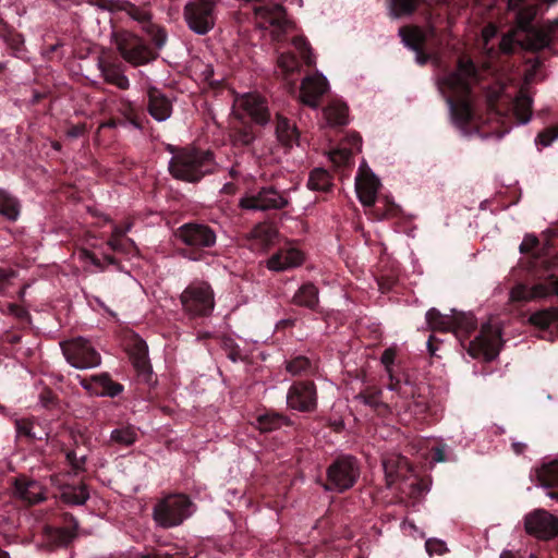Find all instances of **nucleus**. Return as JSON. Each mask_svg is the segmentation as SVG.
<instances>
[{
    "mask_svg": "<svg viewBox=\"0 0 558 558\" xmlns=\"http://www.w3.org/2000/svg\"><path fill=\"white\" fill-rule=\"evenodd\" d=\"M255 133L251 126L234 129L230 134L231 143L234 146H247L255 141Z\"/></svg>",
    "mask_w": 558,
    "mask_h": 558,
    "instance_id": "45",
    "label": "nucleus"
},
{
    "mask_svg": "<svg viewBox=\"0 0 558 558\" xmlns=\"http://www.w3.org/2000/svg\"><path fill=\"white\" fill-rule=\"evenodd\" d=\"M66 459L76 471L82 470L85 464V457L77 458L74 451H69L66 453Z\"/></svg>",
    "mask_w": 558,
    "mask_h": 558,
    "instance_id": "59",
    "label": "nucleus"
},
{
    "mask_svg": "<svg viewBox=\"0 0 558 558\" xmlns=\"http://www.w3.org/2000/svg\"><path fill=\"white\" fill-rule=\"evenodd\" d=\"M177 236L193 250L213 247L217 241L214 229L204 223H184L177 230Z\"/></svg>",
    "mask_w": 558,
    "mask_h": 558,
    "instance_id": "13",
    "label": "nucleus"
},
{
    "mask_svg": "<svg viewBox=\"0 0 558 558\" xmlns=\"http://www.w3.org/2000/svg\"><path fill=\"white\" fill-rule=\"evenodd\" d=\"M307 186L313 191H328L331 186L329 173L320 168L314 169L310 174Z\"/></svg>",
    "mask_w": 558,
    "mask_h": 558,
    "instance_id": "44",
    "label": "nucleus"
},
{
    "mask_svg": "<svg viewBox=\"0 0 558 558\" xmlns=\"http://www.w3.org/2000/svg\"><path fill=\"white\" fill-rule=\"evenodd\" d=\"M148 112L158 122L166 121L172 113L171 101L157 88L148 90Z\"/></svg>",
    "mask_w": 558,
    "mask_h": 558,
    "instance_id": "24",
    "label": "nucleus"
},
{
    "mask_svg": "<svg viewBox=\"0 0 558 558\" xmlns=\"http://www.w3.org/2000/svg\"><path fill=\"white\" fill-rule=\"evenodd\" d=\"M194 511V504L184 494H169L159 499L153 508V519L162 529L181 525Z\"/></svg>",
    "mask_w": 558,
    "mask_h": 558,
    "instance_id": "5",
    "label": "nucleus"
},
{
    "mask_svg": "<svg viewBox=\"0 0 558 558\" xmlns=\"http://www.w3.org/2000/svg\"><path fill=\"white\" fill-rule=\"evenodd\" d=\"M117 2H118V7L116 8V10H123L133 20L142 23L144 31H146L148 34L151 35L156 47L161 48L165 45L166 39H167L166 33L161 28H159L150 23V15L146 10L137 8L136 5H134L128 1H117Z\"/></svg>",
    "mask_w": 558,
    "mask_h": 558,
    "instance_id": "18",
    "label": "nucleus"
},
{
    "mask_svg": "<svg viewBox=\"0 0 558 558\" xmlns=\"http://www.w3.org/2000/svg\"><path fill=\"white\" fill-rule=\"evenodd\" d=\"M276 134L278 141L286 146H291L299 136L295 125L280 114L276 117Z\"/></svg>",
    "mask_w": 558,
    "mask_h": 558,
    "instance_id": "32",
    "label": "nucleus"
},
{
    "mask_svg": "<svg viewBox=\"0 0 558 558\" xmlns=\"http://www.w3.org/2000/svg\"><path fill=\"white\" fill-rule=\"evenodd\" d=\"M425 548L429 556L442 555L447 551V545L444 541L437 538H429L425 543Z\"/></svg>",
    "mask_w": 558,
    "mask_h": 558,
    "instance_id": "53",
    "label": "nucleus"
},
{
    "mask_svg": "<svg viewBox=\"0 0 558 558\" xmlns=\"http://www.w3.org/2000/svg\"><path fill=\"white\" fill-rule=\"evenodd\" d=\"M379 185V180L373 173L360 171L355 179V191L364 206H373L375 204Z\"/></svg>",
    "mask_w": 558,
    "mask_h": 558,
    "instance_id": "22",
    "label": "nucleus"
},
{
    "mask_svg": "<svg viewBox=\"0 0 558 558\" xmlns=\"http://www.w3.org/2000/svg\"><path fill=\"white\" fill-rule=\"evenodd\" d=\"M328 90V82L322 74L306 76L301 84L300 99L312 108H317L322 96Z\"/></svg>",
    "mask_w": 558,
    "mask_h": 558,
    "instance_id": "19",
    "label": "nucleus"
},
{
    "mask_svg": "<svg viewBox=\"0 0 558 558\" xmlns=\"http://www.w3.org/2000/svg\"><path fill=\"white\" fill-rule=\"evenodd\" d=\"M500 349V332L492 325H484L480 335L470 342L468 352L475 359L494 360Z\"/></svg>",
    "mask_w": 558,
    "mask_h": 558,
    "instance_id": "11",
    "label": "nucleus"
},
{
    "mask_svg": "<svg viewBox=\"0 0 558 558\" xmlns=\"http://www.w3.org/2000/svg\"><path fill=\"white\" fill-rule=\"evenodd\" d=\"M426 322L430 329L438 331H451L452 317L441 315L437 310L430 308L426 313Z\"/></svg>",
    "mask_w": 558,
    "mask_h": 558,
    "instance_id": "41",
    "label": "nucleus"
},
{
    "mask_svg": "<svg viewBox=\"0 0 558 558\" xmlns=\"http://www.w3.org/2000/svg\"><path fill=\"white\" fill-rule=\"evenodd\" d=\"M61 349L66 361L75 368H93L101 363V356L98 351L83 337L61 342Z\"/></svg>",
    "mask_w": 558,
    "mask_h": 558,
    "instance_id": "8",
    "label": "nucleus"
},
{
    "mask_svg": "<svg viewBox=\"0 0 558 558\" xmlns=\"http://www.w3.org/2000/svg\"><path fill=\"white\" fill-rule=\"evenodd\" d=\"M76 257H77L78 262L84 265L85 269H87V265H89V264L95 266L96 268H99V269L102 268L100 260L92 252H89L85 248L80 250L76 253Z\"/></svg>",
    "mask_w": 558,
    "mask_h": 558,
    "instance_id": "52",
    "label": "nucleus"
},
{
    "mask_svg": "<svg viewBox=\"0 0 558 558\" xmlns=\"http://www.w3.org/2000/svg\"><path fill=\"white\" fill-rule=\"evenodd\" d=\"M292 45L299 51L301 58L307 65H313L315 63V58L312 53V49L303 37H294L292 40Z\"/></svg>",
    "mask_w": 558,
    "mask_h": 558,
    "instance_id": "47",
    "label": "nucleus"
},
{
    "mask_svg": "<svg viewBox=\"0 0 558 558\" xmlns=\"http://www.w3.org/2000/svg\"><path fill=\"white\" fill-rule=\"evenodd\" d=\"M530 323L541 329H546L550 325L558 323V308L549 307L533 313L530 318Z\"/></svg>",
    "mask_w": 558,
    "mask_h": 558,
    "instance_id": "40",
    "label": "nucleus"
},
{
    "mask_svg": "<svg viewBox=\"0 0 558 558\" xmlns=\"http://www.w3.org/2000/svg\"><path fill=\"white\" fill-rule=\"evenodd\" d=\"M100 70L104 80L117 86L120 89H128L130 86L129 78L122 73L119 66L110 63H101Z\"/></svg>",
    "mask_w": 558,
    "mask_h": 558,
    "instance_id": "34",
    "label": "nucleus"
},
{
    "mask_svg": "<svg viewBox=\"0 0 558 558\" xmlns=\"http://www.w3.org/2000/svg\"><path fill=\"white\" fill-rule=\"evenodd\" d=\"M0 215L9 221H16L21 215L20 201L4 189H0Z\"/></svg>",
    "mask_w": 558,
    "mask_h": 558,
    "instance_id": "28",
    "label": "nucleus"
},
{
    "mask_svg": "<svg viewBox=\"0 0 558 558\" xmlns=\"http://www.w3.org/2000/svg\"><path fill=\"white\" fill-rule=\"evenodd\" d=\"M399 35L403 44L415 51H420L425 41V33L417 26L401 27Z\"/></svg>",
    "mask_w": 558,
    "mask_h": 558,
    "instance_id": "36",
    "label": "nucleus"
},
{
    "mask_svg": "<svg viewBox=\"0 0 558 558\" xmlns=\"http://www.w3.org/2000/svg\"><path fill=\"white\" fill-rule=\"evenodd\" d=\"M80 384L90 395L99 397H116L123 390V386L111 380L110 376L106 373L94 375L89 378H82Z\"/></svg>",
    "mask_w": 558,
    "mask_h": 558,
    "instance_id": "20",
    "label": "nucleus"
},
{
    "mask_svg": "<svg viewBox=\"0 0 558 558\" xmlns=\"http://www.w3.org/2000/svg\"><path fill=\"white\" fill-rule=\"evenodd\" d=\"M395 357H396V351L391 348L386 349L381 354V363L385 365V368L390 378V383H396V380L393 379L392 369H391L392 364L395 362Z\"/></svg>",
    "mask_w": 558,
    "mask_h": 558,
    "instance_id": "54",
    "label": "nucleus"
},
{
    "mask_svg": "<svg viewBox=\"0 0 558 558\" xmlns=\"http://www.w3.org/2000/svg\"><path fill=\"white\" fill-rule=\"evenodd\" d=\"M318 369L316 361H312L306 356L298 355L286 362V371L291 376H308L314 375Z\"/></svg>",
    "mask_w": 558,
    "mask_h": 558,
    "instance_id": "27",
    "label": "nucleus"
},
{
    "mask_svg": "<svg viewBox=\"0 0 558 558\" xmlns=\"http://www.w3.org/2000/svg\"><path fill=\"white\" fill-rule=\"evenodd\" d=\"M113 40L121 57L132 65L146 64L155 59L153 49L131 32H117L113 34Z\"/></svg>",
    "mask_w": 558,
    "mask_h": 558,
    "instance_id": "7",
    "label": "nucleus"
},
{
    "mask_svg": "<svg viewBox=\"0 0 558 558\" xmlns=\"http://www.w3.org/2000/svg\"><path fill=\"white\" fill-rule=\"evenodd\" d=\"M533 288L523 283L515 284L510 290V301L512 302H531L534 301Z\"/></svg>",
    "mask_w": 558,
    "mask_h": 558,
    "instance_id": "46",
    "label": "nucleus"
},
{
    "mask_svg": "<svg viewBox=\"0 0 558 558\" xmlns=\"http://www.w3.org/2000/svg\"><path fill=\"white\" fill-rule=\"evenodd\" d=\"M513 111L520 123H526L532 116V99L524 89H520L513 102Z\"/></svg>",
    "mask_w": 558,
    "mask_h": 558,
    "instance_id": "37",
    "label": "nucleus"
},
{
    "mask_svg": "<svg viewBox=\"0 0 558 558\" xmlns=\"http://www.w3.org/2000/svg\"><path fill=\"white\" fill-rule=\"evenodd\" d=\"M85 133V125L77 124L68 130L66 134L70 137H78Z\"/></svg>",
    "mask_w": 558,
    "mask_h": 558,
    "instance_id": "63",
    "label": "nucleus"
},
{
    "mask_svg": "<svg viewBox=\"0 0 558 558\" xmlns=\"http://www.w3.org/2000/svg\"><path fill=\"white\" fill-rule=\"evenodd\" d=\"M15 495L28 504H37L45 499V490L43 486L26 477L15 480Z\"/></svg>",
    "mask_w": 558,
    "mask_h": 558,
    "instance_id": "26",
    "label": "nucleus"
},
{
    "mask_svg": "<svg viewBox=\"0 0 558 558\" xmlns=\"http://www.w3.org/2000/svg\"><path fill=\"white\" fill-rule=\"evenodd\" d=\"M89 498V492L85 484L64 485L61 489V499L73 506L84 505Z\"/></svg>",
    "mask_w": 558,
    "mask_h": 558,
    "instance_id": "29",
    "label": "nucleus"
},
{
    "mask_svg": "<svg viewBox=\"0 0 558 558\" xmlns=\"http://www.w3.org/2000/svg\"><path fill=\"white\" fill-rule=\"evenodd\" d=\"M532 288L534 300L546 299L551 295L558 296V278L549 276L546 282L536 283Z\"/></svg>",
    "mask_w": 558,
    "mask_h": 558,
    "instance_id": "42",
    "label": "nucleus"
},
{
    "mask_svg": "<svg viewBox=\"0 0 558 558\" xmlns=\"http://www.w3.org/2000/svg\"><path fill=\"white\" fill-rule=\"evenodd\" d=\"M515 28L512 33L505 35L499 44L500 50L510 53L513 50V44L518 43L522 48L531 51H538L544 48L557 49L558 46V20L549 22L541 27L522 29L518 26L514 19Z\"/></svg>",
    "mask_w": 558,
    "mask_h": 558,
    "instance_id": "2",
    "label": "nucleus"
},
{
    "mask_svg": "<svg viewBox=\"0 0 558 558\" xmlns=\"http://www.w3.org/2000/svg\"><path fill=\"white\" fill-rule=\"evenodd\" d=\"M424 0H389V15L393 19L413 14Z\"/></svg>",
    "mask_w": 558,
    "mask_h": 558,
    "instance_id": "35",
    "label": "nucleus"
},
{
    "mask_svg": "<svg viewBox=\"0 0 558 558\" xmlns=\"http://www.w3.org/2000/svg\"><path fill=\"white\" fill-rule=\"evenodd\" d=\"M235 108L259 125H266L270 120V112L266 100L258 94H244L235 98Z\"/></svg>",
    "mask_w": 558,
    "mask_h": 558,
    "instance_id": "17",
    "label": "nucleus"
},
{
    "mask_svg": "<svg viewBox=\"0 0 558 558\" xmlns=\"http://www.w3.org/2000/svg\"><path fill=\"white\" fill-rule=\"evenodd\" d=\"M304 254L295 247L281 248L267 260V268L271 271H284L301 266Z\"/></svg>",
    "mask_w": 558,
    "mask_h": 558,
    "instance_id": "21",
    "label": "nucleus"
},
{
    "mask_svg": "<svg viewBox=\"0 0 558 558\" xmlns=\"http://www.w3.org/2000/svg\"><path fill=\"white\" fill-rule=\"evenodd\" d=\"M214 157L208 150L186 147L178 150L169 162L170 173L179 180L196 182L213 171Z\"/></svg>",
    "mask_w": 558,
    "mask_h": 558,
    "instance_id": "3",
    "label": "nucleus"
},
{
    "mask_svg": "<svg viewBox=\"0 0 558 558\" xmlns=\"http://www.w3.org/2000/svg\"><path fill=\"white\" fill-rule=\"evenodd\" d=\"M342 144L353 149V155L360 153L362 149V138L356 133L349 134Z\"/></svg>",
    "mask_w": 558,
    "mask_h": 558,
    "instance_id": "57",
    "label": "nucleus"
},
{
    "mask_svg": "<svg viewBox=\"0 0 558 558\" xmlns=\"http://www.w3.org/2000/svg\"><path fill=\"white\" fill-rule=\"evenodd\" d=\"M557 2L558 0H508L507 8L509 12L515 14L518 26L526 29L543 12L544 7L547 9Z\"/></svg>",
    "mask_w": 558,
    "mask_h": 558,
    "instance_id": "14",
    "label": "nucleus"
},
{
    "mask_svg": "<svg viewBox=\"0 0 558 558\" xmlns=\"http://www.w3.org/2000/svg\"><path fill=\"white\" fill-rule=\"evenodd\" d=\"M184 17L194 33L207 34L216 21L215 2L213 0H192L184 8Z\"/></svg>",
    "mask_w": 558,
    "mask_h": 558,
    "instance_id": "9",
    "label": "nucleus"
},
{
    "mask_svg": "<svg viewBox=\"0 0 558 558\" xmlns=\"http://www.w3.org/2000/svg\"><path fill=\"white\" fill-rule=\"evenodd\" d=\"M108 246L112 251L122 252L124 251V243L122 241V238H110L107 242Z\"/></svg>",
    "mask_w": 558,
    "mask_h": 558,
    "instance_id": "62",
    "label": "nucleus"
},
{
    "mask_svg": "<svg viewBox=\"0 0 558 558\" xmlns=\"http://www.w3.org/2000/svg\"><path fill=\"white\" fill-rule=\"evenodd\" d=\"M352 156H353V149L349 148L344 144H341L340 147H338L329 153V158L336 166L347 165L350 161V159L352 158Z\"/></svg>",
    "mask_w": 558,
    "mask_h": 558,
    "instance_id": "48",
    "label": "nucleus"
},
{
    "mask_svg": "<svg viewBox=\"0 0 558 558\" xmlns=\"http://www.w3.org/2000/svg\"><path fill=\"white\" fill-rule=\"evenodd\" d=\"M537 477L544 487L558 486V462L544 464L537 472Z\"/></svg>",
    "mask_w": 558,
    "mask_h": 558,
    "instance_id": "43",
    "label": "nucleus"
},
{
    "mask_svg": "<svg viewBox=\"0 0 558 558\" xmlns=\"http://www.w3.org/2000/svg\"><path fill=\"white\" fill-rule=\"evenodd\" d=\"M180 303L190 318L209 317L216 305L215 292L207 281L194 280L181 292Z\"/></svg>",
    "mask_w": 558,
    "mask_h": 558,
    "instance_id": "6",
    "label": "nucleus"
},
{
    "mask_svg": "<svg viewBox=\"0 0 558 558\" xmlns=\"http://www.w3.org/2000/svg\"><path fill=\"white\" fill-rule=\"evenodd\" d=\"M88 3L97 7L104 11H113L118 7V2L116 0H87Z\"/></svg>",
    "mask_w": 558,
    "mask_h": 558,
    "instance_id": "58",
    "label": "nucleus"
},
{
    "mask_svg": "<svg viewBox=\"0 0 558 558\" xmlns=\"http://www.w3.org/2000/svg\"><path fill=\"white\" fill-rule=\"evenodd\" d=\"M557 137L558 133L554 129H548L538 134L537 143L546 147L549 146Z\"/></svg>",
    "mask_w": 558,
    "mask_h": 558,
    "instance_id": "56",
    "label": "nucleus"
},
{
    "mask_svg": "<svg viewBox=\"0 0 558 558\" xmlns=\"http://www.w3.org/2000/svg\"><path fill=\"white\" fill-rule=\"evenodd\" d=\"M288 201L275 189L265 187L240 199V207L248 210H269L286 207Z\"/></svg>",
    "mask_w": 558,
    "mask_h": 558,
    "instance_id": "15",
    "label": "nucleus"
},
{
    "mask_svg": "<svg viewBox=\"0 0 558 558\" xmlns=\"http://www.w3.org/2000/svg\"><path fill=\"white\" fill-rule=\"evenodd\" d=\"M13 271L0 268V292L3 290L2 283L13 277Z\"/></svg>",
    "mask_w": 558,
    "mask_h": 558,
    "instance_id": "64",
    "label": "nucleus"
},
{
    "mask_svg": "<svg viewBox=\"0 0 558 558\" xmlns=\"http://www.w3.org/2000/svg\"><path fill=\"white\" fill-rule=\"evenodd\" d=\"M539 244L538 239L534 234H526L520 244V252L522 254L531 253Z\"/></svg>",
    "mask_w": 558,
    "mask_h": 558,
    "instance_id": "55",
    "label": "nucleus"
},
{
    "mask_svg": "<svg viewBox=\"0 0 558 558\" xmlns=\"http://www.w3.org/2000/svg\"><path fill=\"white\" fill-rule=\"evenodd\" d=\"M453 326L451 327V331L460 337L468 336L471 331L476 328V319L474 315L470 313H460L452 316Z\"/></svg>",
    "mask_w": 558,
    "mask_h": 558,
    "instance_id": "39",
    "label": "nucleus"
},
{
    "mask_svg": "<svg viewBox=\"0 0 558 558\" xmlns=\"http://www.w3.org/2000/svg\"><path fill=\"white\" fill-rule=\"evenodd\" d=\"M138 438V430L133 425H123L113 429L110 440L120 446H132Z\"/></svg>",
    "mask_w": 558,
    "mask_h": 558,
    "instance_id": "38",
    "label": "nucleus"
},
{
    "mask_svg": "<svg viewBox=\"0 0 558 558\" xmlns=\"http://www.w3.org/2000/svg\"><path fill=\"white\" fill-rule=\"evenodd\" d=\"M278 66L283 73L289 74L299 70L300 63L291 52L281 53L278 58Z\"/></svg>",
    "mask_w": 558,
    "mask_h": 558,
    "instance_id": "49",
    "label": "nucleus"
},
{
    "mask_svg": "<svg viewBox=\"0 0 558 558\" xmlns=\"http://www.w3.org/2000/svg\"><path fill=\"white\" fill-rule=\"evenodd\" d=\"M388 389L395 395L391 397V404L397 415L404 422L424 416L429 410L427 398L421 393L420 387L409 380L389 383Z\"/></svg>",
    "mask_w": 558,
    "mask_h": 558,
    "instance_id": "4",
    "label": "nucleus"
},
{
    "mask_svg": "<svg viewBox=\"0 0 558 558\" xmlns=\"http://www.w3.org/2000/svg\"><path fill=\"white\" fill-rule=\"evenodd\" d=\"M380 395V390H366L356 396V399L361 400L364 404H367L372 408H378L381 404Z\"/></svg>",
    "mask_w": 558,
    "mask_h": 558,
    "instance_id": "51",
    "label": "nucleus"
},
{
    "mask_svg": "<svg viewBox=\"0 0 558 558\" xmlns=\"http://www.w3.org/2000/svg\"><path fill=\"white\" fill-rule=\"evenodd\" d=\"M328 489L344 492L351 488L360 476L356 459L343 457L335 461L328 469Z\"/></svg>",
    "mask_w": 558,
    "mask_h": 558,
    "instance_id": "10",
    "label": "nucleus"
},
{
    "mask_svg": "<svg viewBox=\"0 0 558 558\" xmlns=\"http://www.w3.org/2000/svg\"><path fill=\"white\" fill-rule=\"evenodd\" d=\"M476 82V68L472 60L460 58L456 71L445 75L440 80V85L452 96L448 98L454 123L461 128L465 126L474 117L473 105L471 100V86Z\"/></svg>",
    "mask_w": 558,
    "mask_h": 558,
    "instance_id": "1",
    "label": "nucleus"
},
{
    "mask_svg": "<svg viewBox=\"0 0 558 558\" xmlns=\"http://www.w3.org/2000/svg\"><path fill=\"white\" fill-rule=\"evenodd\" d=\"M496 34H497V28L495 25L489 24V25L485 26L482 31V38H483L485 45H487L488 41L496 36Z\"/></svg>",
    "mask_w": 558,
    "mask_h": 558,
    "instance_id": "61",
    "label": "nucleus"
},
{
    "mask_svg": "<svg viewBox=\"0 0 558 558\" xmlns=\"http://www.w3.org/2000/svg\"><path fill=\"white\" fill-rule=\"evenodd\" d=\"M287 404L291 410L313 412L317 408V389L313 381H295L287 392Z\"/></svg>",
    "mask_w": 558,
    "mask_h": 558,
    "instance_id": "12",
    "label": "nucleus"
},
{
    "mask_svg": "<svg viewBox=\"0 0 558 558\" xmlns=\"http://www.w3.org/2000/svg\"><path fill=\"white\" fill-rule=\"evenodd\" d=\"M277 238V229L267 222L258 223L250 232L247 239L253 251H266Z\"/></svg>",
    "mask_w": 558,
    "mask_h": 558,
    "instance_id": "23",
    "label": "nucleus"
},
{
    "mask_svg": "<svg viewBox=\"0 0 558 558\" xmlns=\"http://www.w3.org/2000/svg\"><path fill=\"white\" fill-rule=\"evenodd\" d=\"M7 311L9 314H11L17 318H24L27 316V311L23 306L17 305V304H13V303L8 304Z\"/></svg>",
    "mask_w": 558,
    "mask_h": 558,
    "instance_id": "60",
    "label": "nucleus"
},
{
    "mask_svg": "<svg viewBox=\"0 0 558 558\" xmlns=\"http://www.w3.org/2000/svg\"><path fill=\"white\" fill-rule=\"evenodd\" d=\"M525 530L537 538L549 539L558 534V520L545 510H536L526 515Z\"/></svg>",
    "mask_w": 558,
    "mask_h": 558,
    "instance_id": "16",
    "label": "nucleus"
},
{
    "mask_svg": "<svg viewBox=\"0 0 558 558\" xmlns=\"http://www.w3.org/2000/svg\"><path fill=\"white\" fill-rule=\"evenodd\" d=\"M323 114L328 125H343L348 122V107L340 101L330 102Z\"/></svg>",
    "mask_w": 558,
    "mask_h": 558,
    "instance_id": "33",
    "label": "nucleus"
},
{
    "mask_svg": "<svg viewBox=\"0 0 558 558\" xmlns=\"http://www.w3.org/2000/svg\"><path fill=\"white\" fill-rule=\"evenodd\" d=\"M387 486H392L399 480L405 478L409 472L408 460L401 456L392 454L383 460Z\"/></svg>",
    "mask_w": 558,
    "mask_h": 558,
    "instance_id": "25",
    "label": "nucleus"
},
{
    "mask_svg": "<svg viewBox=\"0 0 558 558\" xmlns=\"http://www.w3.org/2000/svg\"><path fill=\"white\" fill-rule=\"evenodd\" d=\"M15 428L17 436L26 437L28 439L37 438V435L33 432L34 422L28 418H19L15 421Z\"/></svg>",
    "mask_w": 558,
    "mask_h": 558,
    "instance_id": "50",
    "label": "nucleus"
},
{
    "mask_svg": "<svg viewBox=\"0 0 558 558\" xmlns=\"http://www.w3.org/2000/svg\"><path fill=\"white\" fill-rule=\"evenodd\" d=\"M289 425H291L289 417L272 412L262 414L256 420V428L263 433H269Z\"/></svg>",
    "mask_w": 558,
    "mask_h": 558,
    "instance_id": "31",
    "label": "nucleus"
},
{
    "mask_svg": "<svg viewBox=\"0 0 558 558\" xmlns=\"http://www.w3.org/2000/svg\"><path fill=\"white\" fill-rule=\"evenodd\" d=\"M292 302L298 306L314 310L318 304V289L313 283H305L293 295Z\"/></svg>",
    "mask_w": 558,
    "mask_h": 558,
    "instance_id": "30",
    "label": "nucleus"
}]
</instances>
